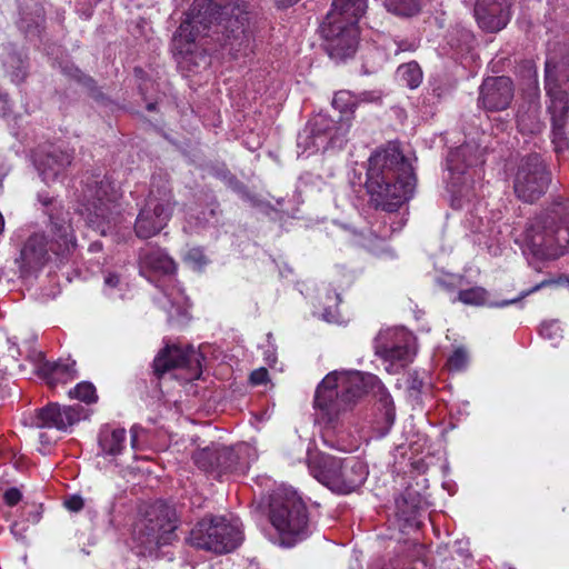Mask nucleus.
I'll use <instances>...</instances> for the list:
<instances>
[{"label": "nucleus", "instance_id": "nucleus-13", "mask_svg": "<svg viewBox=\"0 0 569 569\" xmlns=\"http://www.w3.org/2000/svg\"><path fill=\"white\" fill-rule=\"evenodd\" d=\"M376 352L390 365L387 370L398 372L416 356V337L402 327L381 330L376 337Z\"/></svg>", "mask_w": 569, "mask_h": 569}, {"label": "nucleus", "instance_id": "nucleus-32", "mask_svg": "<svg viewBox=\"0 0 569 569\" xmlns=\"http://www.w3.org/2000/svg\"><path fill=\"white\" fill-rule=\"evenodd\" d=\"M216 455H219L218 443L197 450L192 455V459L198 468L204 472L213 473V470L217 469V465H214Z\"/></svg>", "mask_w": 569, "mask_h": 569}, {"label": "nucleus", "instance_id": "nucleus-25", "mask_svg": "<svg viewBox=\"0 0 569 569\" xmlns=\"http://www.w3.org/2000/svg\"><path fill=\"white\" fill-rule=\"evenodd\" d=\"M30 359L34 363H39L40 369L47 378L50 387H56L59 383H68L77 377L76 361L60 360L58 362H42L43 357L41 352H33Z\"/></svg>", "mask_w": 569, "mask_h": 569}, {"label": "nucleus", "instance_id": "nucleus-39", "mask_svg": "<svg viewBox=\"0 0 569 569\" xmlns=\"http://www.w3.org/2000/svg\"><path fill=\"white\" fill-rule=\"evenodd\" d=\"M186 261L192 263L194 267H202L207 263L203 251L200 248H191L184 256Z\"/></svg>", "mask_w": 569, "mask_h": 569}, {"label": "nucleus", "instance_id": "nucleus-1", "mask_svg": "<svg viewBox=\"0 0 569 569\" xmlns=\"http://www.w3.org/2000/svg\"><path fill=\"white\" fill-rule=\"evenodd\" d=\"M368 162L366 188L376 207L395 211L412 197L413 168L396 143L376 150Z\"/></svg>", "mask_w": 569, "mask_h": 569}, {"label": "nucleus", "instance_id": "nucleus-14", "mask_svg": "<svg viewBox=\"0 0 569 569\" xmlns=\"http://www.w3.org/2000/svg\"><path fill=\"white\" fill-rule=\"evenodd\" d=\"M172 510L167 507H152L136 528L134 536L148 549L172 542L176 538V519Z\"/></svg>", "mask_w": 569, "mask_h": 569}, {"label": "nucleus", "instance_id": "nucleus-44", "mask_svg": "<svg viewBox=\"0 0 569 569\" xmlns=\"http://www.w3.org/2000/svg\"><path fill=\"white\" fill-rule=\"evenodd\" d=\"M144 432V429L139 425H133L130 429L131 433V447L133 450H138L140 448V437Z\"/></svg>", "mask_w": 569, "mask_h": 569}, {"label": "nucleus", "instance_id": "nucleus-17", "mask_svg": "<svg viewBox=\"0 0 569 569\" xmlns=\"http://www.w3.org/2000/svg\"><path fill=\"white\" fill-rule=\"evenodd\" d=\"M201 358L202 356L192 346L184 349L178 346L167 347L153 361L154 373L160 378L173 369L186 368L190 371L187 379H197L201 375Z\"/></svg>", "mask_w": 569, "mask_h": 569}, {"label": "nucleus", "instance_id": "nucleus-3", "mask_svg": "<svg viewBox=\"0 0 569 569\" xmlns=\"http://www.w3.org/2000/svg\"><path fill=\"white\" fill-rule=\"evenodd\" d=\"M520 244L523 254L537 261L562 256L569 244V201L557 202L530 219Z\"/></svg>", "mask_w": 569, "mask_h": 569}, {"label": "nucleus", "instance_id": "nucleus-27", "mask_svg": "<svg viewBox=\"0 0 569 569\" xmlns=\"http://www.w3.org/2000/svg\"><path fill=\"white\" fill-rule=\"evenodd\" d=\"M157 301L167 312L169 322H184L188 318L189 299L180 288L172 287L170 290H164Z\"/></svg>", "mask_w": 569, "mask_h": 569}, {"label": "nucleus", "instance_id": "nucleus-12", "mask_svg": "<svg viewBox=\"0 0 569 569\" xmlns=\"http://www.w3.org/2000/svg\"><path fill=\"white\" fill-rule=\"evenodd\" d=\"M174 207L176 201L168 181L154 178L146 203L134 222L136 236L149 239L158 234L170 221Z\"/></svg>", "mask_w": 569, "mask_h": 569}, {"label": "nucleus", "instance_id": "nucleus-24", "mask_svg": "<svg viewBox=\"0 0 569 569\" xmlns=\"http://www.w3.org/2000/svg\"><path fill=\"white\" fill-rule=\"evenodd\" d=\"M72 154L60 149H52L36 158V167L46 183L53 182L64 174L71 164Z\"/></svg>", "mask_w": 569, "mask_h": 569}, {"label": "nucleus", "instance_id": "nucleus-31", "mask_svg": "<svg viewBox=\"0 0 569 569\" xmlns=\"http://www.w3.org/2000/svg\"><path fill=\"white\" fill-rule=\"evenodd\" d=\"M214 459L217 469L213 470V473L217 478H220L224 473L238 470V453L234 448L219 445V455H216Z\"/></svg>", "mask_w": 569, "mask_h": 569}, {"label": "nucleus", "instance_id": "nucleus-20", "mask_svg": "<svg viewBox=\"0 0 569 569\" xmlns=\"http://www.w3.org/2000/svg\"><path fill=\"white\" fill-rule=\"evenodd\" d=\"M513 99V86L510 78H487L479 92L478 103L487 111H501L507 109Z\"/></svg>", "mask_w": 569, "mask_h": 569}, {"label": "nucleus", "instance_id": "nucleus-49", "mask_svg": "<svg viewBox=\"0 0 569 569\" xmlns=\"http://www.w3.org/2000/svg\"><path fill=\"white\" fill-rule=\"evenodd\" d=\"M299 0H276L277 4L279 7H289V6H292L293 3L298 2Z\"/></svg>", "mask_w": 569, "mask_h": 569}, {"label": "nucleus", "instance_id": "nucleus-15", "mask_svg": "<svg viewBox=\"0 0 569 569\" xmlns=\"http://www.w3.org/2000/svg\"><path fill=\"white\" fill-rule=\"evenodd\" d=\"M550 182V174L538 154H530L518 167L513 189L517 197L533 202L541 197Z\"/></svg>", "mask_w": 569, "mask_h": 569}, {"label": "nucleus", "instance_id": "nucleus-7", "mask_svg": "<svg viewBox=\"0 0 569 569\" xmlns=\"http://www.w3.org/2000/svg\"><path fill=\"white\" fill-rule=\"evenodd\" d=\"M309 470L323 486L342 495L358 489L368 476L366 465L356 457L317 455L309 460Z\"/></svg>", "mask_w": 569, "mask_h": 569}, {"label": "nucleus", "instance_id": "nucleus-30", "mask_svg": "<svg viewBox=\"0 0 569 569\" xmlns=\"http://www.w3.org/2000/svg\"><path fill=\"white\" fill-rule=\"evenodd\" d=\"M517 124L522 133H536L541 129V122L539 118V104L537 102H530L525 109L519 108L517 113Z\"/></svg>", "mask_w": 569, "mask_h": 569}, {"label": "nucleus", "instance_id": "nucleus-9", "mask_svg": "<svg viewBox=\"0 0 569 569\" xmlns=\"http://www.w3.org/2000/svg\"><path fill=\"white\" fill-rule=\"evenodd\" d=\"M117 191L107 177H89L81 190L79 212L87 223L106 236L110 229Z\"/></svg>", "mask_w": 569, "mask_h": 569}, {"label": "nucleus", "instance_id": "nucleus-36", "mask_svg": "<svg viewBox=\"0 0 569 569\" xmlns=\"http://www.w3.org/2000/svg\"><path fill=\"white\" fill-rule=\"evenodd\" d=\"M69 397L80 401L92 403L97 401L96 388L90 382H80L69 390Z\"/></svg>", "mask_w": 569, "mask_h": 569}, {"label": "nucleus", "instance_id": "nucleus-34", "mask_svg": "<svg viewBox=\"0 0 569 569\" xmlns=\"http://www.w3.org/2000/svg\"><path fill=\"white\" fill-rule=\"evenodd\" d=\"M383 6L398 16L411 17L419 12L420 0H383Z\"/></svg>", "mask_w": 569, "mask_h": 569}, {"label": "nucleus", "instance_id": "nucleus-46", "mask_svg": "<svg viewBox=\"0 0 569 569\" xmlns=\"http://www.w3.org/2000/svg\"><path fill=\"white\" fill-rule=\"evenodd\" d=\"M27 527L18 521L11 525V532L17 539H23Z\"/></svg>", "mask_w": 569, "mask_h": 569}, {"label": "nucleus", "instance_id": "nucleus-53", "mask_svg": "<svg viewBox=\"0 0 569 569\" xmlns=\"http://www.w3.org/2000/svg\"><path fill=\"white\" fill-rule=\"evenodd\" d=\"M341 302V298H340V295L339 293H335V303L336 305H339Z\"/></svg>", "mask_w": 569, "mask_h": 569}, {"label": "nucleus", "instance_id": "nucleus-23", "mask_svg": "<svg viewBox=\"0 0 569 569\" xmlns=\"http://www.w3.org/2000/svg\"><path fill=\"white\" fill-rule=\"evenodd\" d=\"M475 17L481 29L497 32L505 28L509 21L508 0H477Z\"/></svg>", "mask_w": 569, "mask_h": 569}, {"label": "nucleus", "instance_id": "nucleus-16", "mask_svg": "<svg viewBox=\"0 0 569 569\" xmlns=\"http://www.w3.org/2000/svg\"><path fill=\"white\" fill-rule=\"evenodd\" d=\"M483 163L482 152L475 143H465L449 151L446 159L448 179L452 188H463L473 181L478 167Z\"/></svg>", "mask_w": 569, "mask_h": 569}, {"label": "nucleus", "instance_id": "nucleus-41", "mask_svg": "<svg viewBox=\"0 0 569 569\" xmlns=\"http://www.w3.org/2000/svg\"><path fill=\"white\" fill-rule=\"evenodd\" d=\"M122 282L120 276L114 272H109L104 277V287L108 295H112V290L121 287Z\"/></svg>", "mask_w": 569, "mask_h": 569}, {"label": "nucleus", "instance_id": "nucleus-54", "mask_svg": "<svg viewBox=\"0 0 569 569\" xmlns=\"http://www.w3.org/2000/svg\"><path fill=\"white\" fill-rule=\"evenodd\" d=\"M272 361H274L273 358H272ZM267 362L271 363V359L269 357L267 358Z\"/></svg>", "mask_w": 569, "mask_h": 569}, {"label": "nucleus", "instance_id": "nucleus-42", "mask_svg": "<svg viewBox=\"0 0 569 569\" xmlns=\"http://www.w3.org/2000/svg\"><path fill=\"white\" fill-rule=\"evenodd\" d=\"M21 498L22 493L17 488H10L3 495L4 502L10 507L16 506L21 500Z\"/></svg>", "mask_w": 569, "mask_h": 569}, {"label": "nucleus", "instance_id": "nucleus-50", "mask_svg": "<svg viewBox=\"0 0 569 569\" xmlns=\"http://www.w3.org/2000/svg\"><path fill=\"white\" fill-rule=\"evenodd\" d=\"M526 295H528V292L522 293L518 299H512V300H509V301H502V302H500V303H497L496 306H497V307H506V306H508V305H510V303H513V302H516V301L520 300V299H521L522 297H525Z\"/></svg>", "mask_w": 569, "mask_h": 569}, {"label": "nucleus", "instance_id": "nucleus-37", "mask_svg": "<svg viewBox=\"0 0 569 569\" xmlns=\"http://www.w3.org/2000/svg\"><path fill=\"white\" fill-rule=\"evenodd\" d=\"M539 332L543 339L551 341L552 346H557L562 338V329L556 320L542 322Z\"/></svg>", "mask_w": 569, "mask_h": 569}, {"label": "nucleus", "instance_id": "nucleus-18", "mask_svg": "<svg viewBox=\"0 0 569 569\" xmlns=\"http://www.w3.org/2000/svg\"><path fill=\"white\" fill-rule=\"evenodd\" d=\"M222 6L230 7V3H222ZM240 10V7H237ZM242 12L239 14L234 13V8H229V13L223 14L221 19H218L216 30L213 33H219L218 29L222 26L226 34L221 41V47L224 51H228L233 58L239 56H246L250 49L251 37L244 27V18H240Z\"/></svg>", "mask_w": 569, "mask_h": 569}, {"label": "nucleus", "instance_id": "nucleus-47", "mask_svg": "<svg viewBox=\"0 0 569 569\" xmlns=\"http://www.w3.org/2000/svg\"><path fill=\"white\" fill-rule=\"evenodd\" d=\"M8 343H9V352H10L11 357L17 358L18 356H21V351H20L16 340H13L12 338H9Z\"/></svg>", "mask_w": 569, "mask_h": 569}, {"label": "nucleus", "instance_id": "nucleus-21", "mask_svg": "<svg viewBox=\"0 0 569 569\" xmlns=\"http://www.w3.org/2000/svg\"><path fill=\"white\" fill-rule=\"evenodd\" d=\"M83 408L81 406H59L49 403L37 410L36 426L39 428H56L67 431L82 418Z\"/></svg>", "mask_w": 569, "mask_h": 569}, {"label": "nucleus", "instance_id": "nucleus-51", "mask_svg": "<svg viewBox=\"0 0 569 569\" xmlns=\"http://www.w3.org/2000/svg\"><path fill=\"white\" fill-rule=\"evenodd\" d=\"M39 519H40V513H39V512H34V513H31V515H30V520H31L33 523L38 522V521H39Z\"/></svg>", "mask_w": 569, "mask_h": 569}, {"label": "nucleus", "instance_id": "nucleus-52", "mask_svg": "<svg viewBox=\"0 0 569 569\" xmlns=\"http://www.w3.org/2000/svg\"><path fill=\"white\" fill-rule=\"evenodd\" d=\"M243 198L249 201L250 203L252 204H256L254 200L252 197H250L248 193L243 192Z\"/></svg>", "mask_w": 569, "mask_h": 569}, {"label": "nucleus", "instance_id": "nucleus-19", "mask_svg": "<svg viewBox=\"0 0 569 569\" xmlns=\"http://www.w3.org/2000/svg\"><path fill=\"white\" fill-rule=\"evenodd\" d=\"M336 121L326 114H317L312 118L307 128L298 136V147L303 152H316L326 150L328 147L336 144L341 140L340 136L335 132Z\"/></svg>", "mask_w": 569, "mask_h": 569}, {"label": "nucleus", "instance_id": "nucleus-48", "mask_svg": "<svg viewBox=\"0 0 569 569\" xmlns=\"http://www.w3.org/2000/svg\"><path fill=\"white\" fill-rule=\"evenodd\" d=\"M0 102L3 104L0 108V112L4 116L7 113V111L10 109L9 108L8 96L7 94H1L0 96Z\"/></svg>", "mask_w": 569, "mask_h": 569}, {"label": "nucleus", "instance_id": "nucleus-35", "mask_svg": "<svg viewBox=\"0 0 569 569\" xmlns=\"http://www.w3.org/2000/svg\"><path fill=\"white\" fill-rule=\"evenodd\" d=\"M398 74L411 89L418 88L422 81V71L416 61L401 64L398 68Z\"/></svg>", "mask_w": 569, "mask_h": 569}, {"label": "nucleus", "instance_id": "nucleus-22", "mask_svg": "<svg viewBox=\"0 0 569 569\" xmlns=\"http://www.w3.org/2000/svg\"><path fill=\"white\" fill-rule=\"evenodd\" d=\"M380 97L375 92H361L359 94H355L349 90H340L336 92L332 106L340 112V121L336 122V128L333 129L340 138H343L350 128V121L352 119L353 112L356 108L362 102H375L378 101Z\"/></svg>", "mask_w": 569, "mask_h": 569}, {"label": "nucleus", "instance_id": "nucleus-38", "mask_svg": "<svg viewBox=\"0 0 569 569\" xmlns=\"http://www.w3.org/2000/svg\"><path fill=\"white\" fill-rule=\"evenodd\" d=\"M468 365V353L463 348H457L448 358L447 366L451 371H460Z\"/></svg>", "mask_w": 569, "mask_h": 569}, {"label": "nucleus", "instance_id": "nucleus-28", "mask_svg": "<svg viewBox=\"0 0 569 569\" xmlns=\"http://www.w3.org/2000/svg\"><path fill=\"white\" fill-rule=\"evenodd\" d=\"M127 440V432L124 428H113L104 426L99 432V448L101 453L106 457L119 456L124 447Z\"/></svg>", "mask_w": 569, "mask_h": 569}, {"label": "nucleus", "instance_id": "nucleus-2", "mask_svg": "<svg viewBox=\"0 0 569 569\" xmlns=\"http://www.w3.org/2000/svg\"><path fill=\"white\" fill-rule=\"evenodd\" d=\"M373 392L385 410V420L391 426L395 421V407L390 393L380 379L372 373L361 371H332L318 386L315 395V407L328 421H333L365 393Z\"/></svg>", "mask_w": 569, "mask_h": 569}, {"label": "nucleus", "instance_id": "nucleus-8", "mask_svg": "<svg viewBox=\"0 0 569 569\" xmlns=\"http://www.w3.org/2000/svg\"><path fill=\"white\" fill-rule=\"evenodd\" d=\"M545 89L550 98L552 143L556 152L560 153L568 148L565 123L569 110V57L561 62L553 61L551 57L546 60Z\"/></svg>", "mask_w": 569, "mask_h": 569}, {"label": "nucleus", "instance_id": "nucleus-5", "mask_svg": "<svg viewBox=\"0 0 569 569\" xmlns=\"http://www.w3.org/2000/svg\"><path fill=\"white\" fill-rule=\"evenodd\" d=\"M367 9V0H333L320 27L325 49L331 59L351 58L359 40L358 22Z\"/></svg>", "mask_w": 569, "mask_h": 569}, {"label": "nucleus", "instance_id": "nucleus-43", "mask_svg": "<svg viewBox=\"0 0 569 569\" xmlns=\"http://www.w3.org/2000/svg\"><path fill=\"white\" fill-rule=\"evenodd\" d=\"M64 506L68 510L77 512L83 508L84 502L81 497L72 496V497H69L68 499H66Z\"/></svg>", "mask_w": 569, "mask_h": 569}, {"label": "nucleus", "instance_id": "nucleus-29", "mask_svg": "<svg viewBox=\"0 0 569 569\" xmlns=\"http://www.w3.org/2000/svg\"><path fill=\"white\" fill-rule=\"evenodd\" d=\"M0 63L13 82H21L26 78L27 71L24 61L12 44L8 43L1 46Z\"/></svg>", "mask_w": 569, "mask_h": 569}, {"label": "nucleus", "instance_id": "nucleus-40", "mask_svg": "<svg viewBox=\"0 0 569 569\" xmlns=\"http://www.w3.org/2000/svg\"><path fill=\"white\" fill-rule=\"evenodd\" d=\"M396 49L395 53L400 52H413L419 48V41L417 39H401L395 40Z\"/></svg>", "mask_w": 569, "mask_h": 569}, {"label": "nucleus", "instance_id": "nucleus-6", "mask_svg": "<svg viewBox=\"0 0 569 569\" xmlns=\"http://www.w3.org/2000/svg\"><path fill=\"white\" fill-rule=\"evenodd\" d=\"M229 13L220 0H193L184 20L172 38V49L181 56L192 54L201 38L210 37L218 19Z\"/></svg>", "mask_w": 569, "mask_h": 569}, {"label": "nucleus", "instance_id": "nucleus-10", "mask_svg": "<svg viewBox=\"0 0 569 569\" xmlns=\"http://www.w3.org/2000/svg\"><path fill=\"white\" fill-rule=\"evenodd\" d=\"M269 518L286 546L308 536L307 508L293 491H279L272 496Z\"/></svg>", "mask_w": 569, "mask_h": 569}, {"label": "nucleus", "instance_id": "nucleus-26", "mask_svg": "<svg viewBox=\"0 0 569 569\" xmlns=\"http://www.w3.org/2000/svg\"><path fill=\"white\" fill-rule=\"evenodd\" d=\"M140 272L146 271L171 276L176 272V262L161 248H146L140 250L138 259Z\"/></svg>", "mask_w": 569, "mask_h": 569}, {"label": "nucleus", "instance_id": "nucleus-4", "mask_svg": "<svg viewBox=\"0 0 569 569\" xmlns=\"http://www.w3.org/2000/svg\"><path fill=\"white\" fill-rule=\"evenodd\" d=\"M38 200L50 219L56 239L48 249V241L43 234L34 233L29 237L21 250V260L29 270L41 269L49 260V251L58 257H64L76 246L73 230L66 219L68 212L63 211L61 202L48 192H39Z\"/></svg>", "mask_w": 569, "mask_h": 569}, {"label": "nucleus", "instance_id": "nucleus-11", "mask_svg": "<svg viewBox=\"0 0 569 569\" xmlns=\"http://www.w3.org/2000/svg\"><path fill=\"white\" fill-rule=\"evenodd\" d=\"M243 540L241 525L237 519L209 517L201 519L190 531L188 541L197 549L213 553H228Z\"/></svg>", "mask_w": 569, "mask_h": 569}, {"label": "nucleus", "instance_id": "nucleus-45", "mask_svg": "<svg viewBox=\"0 0 569 569\" xmlns=\"http://www.w3.org/2000/svg\"><path fill=\"white\" fill-rule=\"evenodd\" d=\"M268 379V371L264 368L252 371L250 380L253 385H262Z\"/></svg>", "mask_w": 569, "mask_h": 569}, {"label": "nucleus", "instance_id": "nucleus-33", "mask_svg": "<svg viewBox=\"0 0 569 569\" xmlns=\"http://www.w3.org/2000/svg\"><path fill=\"white\" fill-rule=\"evenodd\" d=\"M488 297V291L483 287L475 286L459 290L456 300L467 306L481 307L487 303Z\"/></svg>", "mask_w": 569, "mask_h": 569}]
</instances>
